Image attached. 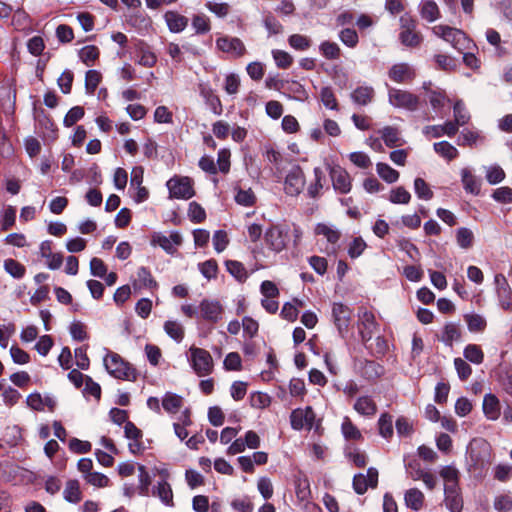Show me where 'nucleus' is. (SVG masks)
<instances>
[{
    "label": "nucleus",
    "instance_id": "79ce46f5",
    "mask_svg": "<svg viewBox=\"0 0 512 512\" xmlns=\"http://www.w3.org/2000/svg\"><path fill=\"white\" fill-rule=\"evenodd\" d=\"M456 241L463 249L471 248L474 241L473 232L466 227L459 228L456 232Z\"/></svg>",
    "mask_w": 512,
    "mask_h": 512
},
{
    "label": "nucleus",
    "instance_id": "f704fd0d",
    "mask_svg": "<svg viewBox=\"0 0 512 512\" xmlns=\"http://www.w3.org/2000/svg\"><path fill=\"white\" fill-rule=\"evenodd\" d=\"M314 182L311 183L307 189L308 195L311 198H317L320 194L321 189L323 188L322 181L325 178L324 172L320 167L314 168Z\"/></svg>",
    "mask_w": 512,
    "mask_h": 512
},
{
    "label": "nucleus",
    "instance_id": "ea45409f",
    "mask_svg": "<svg viewBox=\"0 0 512 512\" xmlns=\"http://www.w3.org/2000/svg\"><path fill=\"white\" fill-rule=\"evenodd\" d=\"M500 306L504 310H510L512 308V291L508 287L505 279L503 278V284L497 289Z\"/></svg>",
    "mask_w": 512,
    "mask_h": 512
},
{
    "label": "nucleus",
    "instance_id": "4d7b16f0",
    "mask_svg": "<svg viewBox=\"0 0 512 512\" xmlns=\"http://www.w3.org/2000/svg\"><path fill=\"white\" fill-rule=\"evenodd\" d=\"M320 97L326 108L331 110L338 109V102L331 87H323L320 91Z\"/></svg>",
    "mask_w": 512,
    "mask_h": 512
},
{
    "label": "nucleus",
    "instance_id": "cd10ccee",
    "mask_svg": "<svg viewBox=\"0 0 512 512\" xmlns=\"http://www.w3.org/2000/svg\"><path fill=\"white\" fill-rule=\"evenodd\" d=\"M464 320L467 324L468 330L473 333L483 332L487 327L486 319L480 314H465Z\"/></svg>",
    "mask_w": 512,
    "mask_h": 512
},
{
    "label": "nucleus",
    "instance_id": "49530a36",
    "mask_svg": "<svg viewBox=\"0 0 512 512\" xmlns=\"http://www.w3.org/2000/svg\"><path fill=\"white\" fill-rule=\"evenodd\" d=\"M102 75L97 70H88L85 76V89L88 94H93L100 84Z\"/></svg>",
    "mask_w": 512,
    "mask_h": 512
},
{
    "label": "nucleus",
    "instance_id": "603ef678",
    "mask_svg": "<svg viewBox=\"0 0 512 512\" xmlns=\"http://www.w3.org/2000/svg\"><path fill=\"white\" fill-rule=\"evenodd\" d=\"M339 39L349 48H354L359 42V37L355 29L345 28L339 32Z\"/></svg>",
    "mask_w": 512,
    "mask_h": 512
},
{
    "label": "nucleus",
    "instance_id": "052dcab7",
    "mask_svg": "<svg viewBox=\"0 0 512 512\" xmlns=\"http://www.w3.org/2000/svg\"><path fill=\"white\" fill-rule=\"evenodd\" d=\"M411 194L402 186L393 189L390 193L389 200L394 204H408Z\"/></svg>",
    "mask_w": 512,
    "mask_h": 512
},
{
    "label": "nucleus",
    "instance_id": "338daca9",
    "mask_svg": "<svg viewBox=\"0 0 512 512\" xmlns=\"http://www.w3.org/2000/svg\"><path fill=\"white\" fill-rule=\"evenodd\" d=\"M271 398L268 394L262 392H254L250 396V405L257 409H263L270 405Z\"/></svg>",
    "mask_w": 512,
    "mask_h": 512
},
{
    "label": "nucleus",
    "instance_id": "423d86ee",
    "mask_svg": "<svg viewBox=\"0 0 512 512\" xmlns=\"http://www.w3.org/2000/svg\"><path fill=\"white\" fill-rule=\"evenodd\" d=\"M170 197L177 199H190L195 195L192 182L188 177L171 178L167 182Z\"/></svg>",
    "mask_w": 512,
    "mask_h": 512
},
{
    "label": "nucleus",
    "instance_id": "6e6d98bb",
    "mask_svg": "<svg viewBox=\"0 0 512 512\" xmlns=\"http://www.w3.org/2000/svg\"><path fill=\"white\" fill-rule=\"evenodd\" d=\"M235 201L237 204L242 206H253L256 202V197L254 192L251 189L242 190L238 189L235 195Z\"/></svg>",
    "mask_w": 512,
    "mask_h": 512
},
{
    "label": "nucleus",
    "instance_id": "09e8293b",
    "mask_svg": "<svg viewBox=\"0 0 512 512\" xmlns=\"http://www.w3.org/2000/svg\"><path fill=\"white\" fill-rule=\"evenodd\" d=\"M289 45L298 51H305L311 46V39L301 34H293L288 38Z\"/></svg>",
    "mask_w": 512,
    "mask_h": 512
},
{
    "label": "nucleus",
    "instance_id": "1a4fd4ad",
    "mask_svg": "<svg viewBox=\"0 0 512 512\" xmlns=\"http://www.w3.org/2000/svg\"><path fill=\"white\" fill-rule=\"evenodd\" d=\"M378 484V470L376 468L370 467L367 470V475L362 473H358L353 477V489L359 494L363 495L368 487L376 488Z\"/></svg>",
    "mask_w": 512,
    "mask_h": 512
},
{
    "label": "nucleus",
    "instance_id": "864d4df0",
    "mask_svg": "<svg viewBox=\"0 0 512 512\" xmlns=\"http://www.w3.org/2000/svg\"><path fill=\"white\" fill-rule=\"evenodd\" d=\"M273 59L280 69H287L293 63L292 56L286 51L275 49L272 51Z\"/></svg>",
    "mask_w": 512,
    "mask_h": 512
},
{
    "label": "nucleus",
    "instance_id": "a18cd8bd",
    "mask_svg": "<svg viewBox=\"0 0 512 512\" xmlns=\"http://www.w3.org/2000/svg\"><path fill=\"white\" fill-rule=\"evenodd\" d=\"M165 332L175 341L181 342L184 338V328L176 321H166L164 324Z\"/></svg>",
    "mask_w": 512,
    "mask_h": 512
},
{
    "label": "nucleus",
    "instance_id": "473e14b6",
    "mask_svg": "<svg viewBox=\"0 0 512 512\" xmlns=\"http://www.w3.org/2000/svg\"><path fill=\"white\" fill-rule=\"evenodd\" d=\"M319 51L327 60H337L341 56L339 45L331 41H323L319 45Z\"/></svg>",
    "mask_w": 512,
    "mask_h": 512
},
{
    "label": "nucleus",
    "instance_id": "5fc2aeb1",
    "mask_svg": "<svg viewBox=\"0 0 512 512\" xmlns=\"http://www.w3.org/2000/svg\"><path fill=\"white\" fill-rule=\"evenodd\" d=\"M346 457L351 462H353V464L358 468L365 467L367 464L366 454L364 452L359 451L357 448H352V447L347 448Z\"/></svg>",
    "mask_w": 512,
    "mask_h": 512
},
{
    "label": "nucleus",
    "instance_id": "13d9d810",
    "mask_svg": "<svg viewBox=\"0 0 512 512\" xmlns=\"http://www.w3.org/2000/svg\"><path fill=\"white\" fill-rule=\"evenodd\" d=\"M315 232L317 235H323L328 242L335 244L340 239V232L332 229L326 224H318Z\"/></svg>",
    "mask_w": 512,
    "mask_h": 512
},
{
    "label": "nucleus",
    "instance_id": "bf43d9fd",
    "mask_svg": "<svg viewBox=\"0 0 512 512\" xmlns=\"http://www.w3.org/2000/svg\"><path fill=\"white\" fill-rule=\"evenodd\" d=\"M192 27L197 34H205L210 31L209 18L203 14L194 15L192 19Z\"/></svg>",
    "mask_w": 512,
    "mask_h": 512
},
{
    "label": "nucleus",
    "instance_id": "e433bc0d",
    "mask_svg": "<svg viewBox=\"0 0 512 512\" xmlns=\"http://www.w3.org/2000/svg\"><path fill=\"white\" fill-rule=\"evenodd\" d=\"M342 433L347 440H355L360 441L363 439V436L360 430L352 423V421L345 417L343 423L341 425Z\"/></svg>",
    "mask_w": 512,
    "mask_h": 512
},
{
    "label": "nucleus",
    "instance_id": "72a5a7b5",
    "mask_svg": "<svg viewBox=\"0 0 512 512\" xmlns=\"http://www.w3.org/2000/svg\"><path fill=\"white\" fill-rule=\"evenodd\" d=\"M227 271L239 282H244L248 275L244 265L235 260H227L225 262Z\"/></svg>",
    "mask_w": 512,
    "mask_h": 512
},
{
    "label": "nucleus",
    "instance_id": "2f4dec72",
    "mask_svg": "<svg viewBox=\"0 0 512 512\" xmlns=\"http://www.w3.org/2000/svg\"><path fill=\"white\" fill-rule=\"evenodd\" d=\"M64 499L70 503H78L81 500V491L78 480H68L63 491Z\"/></svg>",
    "mask_w": 512,
    "mask_h": 512
},
{
    "label": "nucleus",
    "instance_id": "37998d69",
    "mask_svg": "<svg viewBox=\"0 0 512 512\" xmlns=\"http://www.w3.org/2000/svg\"><path fill=\"white\" fill-rule=\"evenodd\" d=\"M182 405V398L173 393H166L162 399L163 408L169 413H175Z\"/></svg>",
    "mask_w": 512,
    "mask_h": 512
},
{
    "label": "nucleus",
    "instance_id": "5701e85b",
    "mask_svg": "<svg viewBox=\"0 0 512 512\" xmlns=\"http://www.w3.org/2000/svg\"><path fill=\"white\" fill-rule=\"evenodd\" d=\"M12 25L18 31L29 32L32 29V20L28 13L22 9H17L12 16Z\"/></svg>",
    "mask_w": 512,
    "mask_h": 512
},
{
    "label": "nucleus",
    "instance_id": "ddd939ff",
    "mask_svg": "<svg viewBox=\"0 0 512 512\" xmlns=\"http://www.w3.org/2000/svg\"><path fill=\"white\" fill-rule=\"evenodd\" d=\"M359 325L362 326V329H360L361 340L366 344L372 339L378 327L374 314L367 310L359 314Z\"/></svg>",
    "mask_w": 512,
    "mask_h": 512
},
{
    "label": "nucleus",
    "instance_id": "4be33fe9",
    "mask_svg": "<svg viewBox=\"0 0 512 512\" xmlns=\"http://www.w3.org/2000/svg\"><path fill=\"white\" fill-rule=\"evenodd\" d=\"M375 91L371 86H359L351 93V99L355 104L365 106L372 102Z\"/></svg>",
    "mask_w": 512,
    "mask_h": 512
},
{
    "label": "nucleus",
    "instance_id": "c9c22d12",
    "mask_svg": "<svg viewBox=\"0 0 512 512\" xmlns=\"http://www.w3.org/2000/svg\"><path fill=\"white\" fill-rule=\"evenodd\" d=\"M376 171L378 175L387 183H394L399 178V172L386 163H377Z\"/></svg>",
    "mask_w": 512,
    "mask_h": 512
},
{
    "label": "nucleus",
    "instance_id": "dca6fc26",
    "mask_svg": "<svg viewBox=\"0 0 512 512\" xmlns=\"http://www.w3.org/2000/svg\"><path fill=\"white\" fill-rule=\"evenodd\" d=\"M445 505L451 512H461L463 509V499L459 486L445 484L444 486Z\"/></svg>",
    "mask_w": 512,
    "mask_h": 512
},
{
    "label": "nucleus",
    "instance_id": "393cba45",
    "mask_svg": "<svg viewBox=\"0 0 512 512\" xmlns=\"http://www.w3.org/2000/svg\"><path fill=\"white\" fill-rule=\"evenodd\" d=\"M404 500L408 508L419 511L424 504V494L417 488H411L405 492Z\"/></svg>",
    "mask_w": 512,
    "mask_h": 512
},
{
    "label": "nucleus",
    "instance_id": "f8f14e48",
    "mask_svg": "<svg viewBox=\"0 0 512 512\" xmlns=\"http://www.w3.org/2000/svg\"><path fill=\"white\" fill-rule=\"evenodd\" d=\"M264 239L271 250L280 252L286 246L287 234L279 226H271L266 230Z\"/></svg>",
    "mask_w": 512,
    "mask_h": 512
},
{
    "label": "nucleus",
    "instance_id": "de8ad7c7",
    "mask_svg": "<svg viewBox=\"0 0 512 512\" xmlns=\"http://www.w3.org/2000/svg\"><path fill=\"white\" fill-rule=\"evenodd\" d=\"M378 426H379V434L388 439L392 437L393 435V421L392 416L384 413L380 416L378 420Z\"/></svg>",
    "mask_w": 512,
    "mask_h": 512
},
{
    "label": "nucleus",
    "instance_id": "9d476101",
    "mask_svg": "<svg viewBox=\"0 0 512 512\" xmlns=\"http://www.w3.org/2000/svg\"><path fill=\"white\" fill-rule=\"evenodd\" d=\"M330 177L332 180L333 188L341 193L347 194L352 188L351 177L349 173L340 166L330 167Z\"/></svg>",
    "mask_w": 512,
    "mask_h": 512
},
{
    "label": "nucleus",
    "instance_id": "69168bd1",
    "mask_svg": "<svg viewBox=\"0 0 512 512\" xmlns=\"http://www.w3.org/2000/svg\"><path fill=\"white\" fill-rule=\"evenodd\" d=\"M84 479L87 483L90 485H93L95 487L103 488L109 485V478L99 472H91L86 475H84Z\"/></svg>",
    "mask_w": 512,
    "mask_h": 512
},
{
    "label": "nucleus",
    "instance_id": "9b49d317",
    "mask_svg": "<svg viewBox=\"0 0 512 512\" xmlns=\"http://www.w3.org/2000/svg\"><path fill=\"white\" fill-rule=\"evenodd\" d=\"M124 434L127 439L132 440V442L128 444L129 451L134 455L143 453L145 449L143 442L141 441L143 433L133 422H126L124 426Z\"/></svg>",
    "mask_w": 512,
    "mask_h": 512
},
{
    "label": "nucleus",
    "instance_id": "774afa93",
    "mask_svg": "<svg viewBox=\"0 0 512 512\" xmlns=\"http://www.w3.org/2000/svg\"><path fill=\"white\" fill-rule=\"evenodd\" d=\"M5 270L14 278H21L25 274V267L14 259H6Z\"/></svg>",
    "mask_w": 512,
    "mask_h": 512
},
{
    "label": "nucleus",
    "instance_id": "f3484780",
    "mask_svg": "<svg viewBox=\"0 0 512 512\" xmlns=\"http://www.w3.org/2000/svg\"><path fill=\"white\" fill-rule=\"evenodd\" d=\"M388 76L394 82L403 83L413 80L416 76V73L409 64L398 63L389 69Z\"/></svg>",
    "mask_w": 512,
    "mask_h": 512
},
{
    "label": "nucleus",
    "instance_id": "e2e57ef3",
    "mask_svg": "<svg viewBox=\"0 0 512 512\" xmlns=\"http://www.w3.org/2000/svg\"><path fill=\"white\" fill-rule=\"evenodd\" d=\"M397 246L404 251L412 260H416L420 255L419 249L409 239L400 238L397 240Z\"/></svg>",
    "mask_w": 512,
    "mask_h": 512
},
{
    "label": "nucleus",
    "instance_id": "b1692460",
    "mask_svg": "<svg viewBox=\"0 0 512 512\" xmlns=\"http://www.w3.org/2000/svg\"><path fill=\"white\" fill-rule=\"evenodd\" d=\"M153 495H156L160 498L163 504L173 507V491L170 484L163 480L157 483L153 488Z\"/></svg>",
    "mask_w": 512,
    "mask_h": 512
},
{
    "label": "nucleus",
    "instance_id": "39448f33",
    "mask_svg": "<svg viewBox=\"0 0 512 512\" xmlns=\"http://www.w3.org/2000/svg\"><path fill=\"white\" fill-rule=\"evenodd\" d=\"M305 182V174L302 168L299 165L293 166L285 178V193L290 196L299 195L305 186Z\"/></svg>",
    "mask_w": 512,
    "mask_h": 512
},
{
    "label": "nucleus",
    "instance_id": "a211bd4d",
    "mask_svg": "<svg viewBox=\"0 0 512 512\" xmlns=\"http://www.w3.org/2000/svg\"><path fill=\"white\" fill-rule=\"evenodd\" d=\"M199 91L211 111L216 115H220L223 111V107L219 97L214 93V91L204 84L199 86Z\"/></svg>",
    "mask_w": 512,
    "mask_h": 512
},
{
    "label": "nucleus",
    "instance_id": "0e129e2a",
    "mask_svg": "<svg viewBox=\"0 0 512 512\" xmlns=\"http://www.w3.org/2000/svg\"><path fill=\"white\" fill-rule=\"evenodd\" d=\"M440 476L445 480V484L458 485L459 471L451 465L445 466L440 471Z\"/></svg>",
    "mask_w": 512,
    "mask_h": 512
},
{
    "label": "nucleus",
    "instance_id": "58836bf2",
    "mask_svg": "<svg viewBox=\"0 0 512 512\" xmlns=\"http://www.w3.org/2000/svg\"><path fill=\"white\" fill-rule=\"evenodd\" d=\"M463 355L465 359L474 364H481L484 360V353L481 347L476 344L467 345L463 351Z\"/></svg>",
    "mask_w": 512,
    "mask_h": 512
},
{
    "label": "nucleus",
    "instance_id": "412c9836",
    "mask_svg": "<svg viewBox=\"0 0 512 512\" xmlns=\"http://www.w3.org/2000/svg\"><path fill=\"white\" fill-rule=\"evenodd\" d=\"M420 16L427 22H434L440 18V10L433 0H423L419 5Z\"/></svg>",
    "mask_w": 512,
    "mask_h": 512
},
{
    "label": "nucleus",
    "instance_id": "f03ea898",
    "mask_svg": "<svg viewBox=\"0 0 512 512\" xmlns=\"http://www.w3.org/2000/svg\"><path fill=\"white\" fill-rule=\"evenodd\" d=\"M399 22L400 32L398 38L400 43L409 48L420 46L423 41V36L417 30V20L409 13H405L400 17Z\"/></svg>",
    "mask_w": 512,
    "mask_h": 512
},
{
    "label": "nucleus",
    "instance_id": "c85d7f7f",
    "mask_svg": "<svg viewBox=\"0 0 512 512\" xmlns=\"http://www.w3.org/2000/svg\"><path fill=\"white\" fill-rule=\"evenodd\" d=\"M461 338V330L458 324L449 322L447 323L442 332L440 340L447 346H452L454 341H458Z\"/></svg>",
    "mask_w": 512,
    "mask_h": 512
},
{
    "label": "nucleus",
    "instance_id": "6e6552de",
    "mask_svg": "<svg viewBox=\"0 0 512 512\" xmlns=\"http://www.w3.org/2000/svg\"><path fill=\"white\" fill-rule=\"evenodd\" d=\"M217 48L230 54L234 58H240L247 52L246 47L241 39L237 37L222 36L216 40Z\"/></svg>",
    "mask_w": 512,
    "mask_h": 512
},
{
    "label": "nucleus",
    "instance_id": "a19ab883",
    "mask_svg": "<svg viewBox=\"0 0 512 512\" xmlns=\"http://www.w3.org/2000/svg\"><path fill=\"white\" fill-rule=\"evenodd\" d=\"M99 54V49L95 45H87L79 51V57L86 66H92Z\"/></svg>",
    "mask_w": 512,
    "mask_h": 512
},
{
    "label": "nucleus",
    "instance_id": "7c9ffc66",
    "mask_svg": "<svg viewBox=\"0 0 512 512\" xmlns=\"http://www.w3.org/2000/svg\"><path fill=\"white\" fill-rule=\"evenodd\" d=\"M433 148L438 155L448 161L457 158L459 155L458 150L447 141L436 142L434 143Z\"/></svg>",
    "mask_w": 512,
    "mask_h": 512
},
{
    "label": "nucleus",
    "instance_id": "3c124183",
    "mask_svg": "<svg viewBox=\"0 0 512 512\" xmlns=\"http://www.w3.org/2000/svg\"><path fill=\"white\" fill-rule=\"evenodd\" d=\"M199 270L201 274L208 280L214 279L217 277L218 272V264L215 259H209L200 263Z\"/></svg>",
    "mask_w": 512,
    "mask_h": 512
},
{
    "label": "nucleus",
    "instance_id": "a878e982",
    "mask_svg": "<svg viewBox=\"0 0 512 512\" xmlns=\"http://www.w3.org/2000/svg\"><path fill=\"white\" fill-rule=\"evenodd\" d=\"M354 409L364 416H373L377 412L376 403L369 396L359 397L354 404Z\"/></svg>",
    "mask_w": 512,
    "mask_h": 512
},
{
    "label": "nucleus",
    "instance_id": "f257e3e1",
    "mask_svg": "<svg viewBox=\"0 0 512 512\" xmlns=\"http://www.w3.org/2000/svg\"><path fill=\"white\" fill-rule=\"evenodd\" d=\"M104 366L107 372L116 379L136 381L138 372L132 364L125 361L119 354L109 352L104 358Z\"/></svg>",
    "mask_w": 512,
    "mask_h": 512
},
{
    "label": "nucleus",
    "instance_id": "0eeeda50",
    "mask_svg": "<svg viewBox=\"0 0 512 512\" xmlns=\"http://www.w3.org/2000/svg\"><path fill=\"white\" fill-rule=\"evenodd\" d=\"M352 311L351 309L342 304V303H334L332 306V318L334 325L336 326L340 336L342 338L348 332V328L351 322Z\"/></svg>",
    "mask_w": 512,
    "mask_h": 512
},
{
    "label": "nucleus",
    "instance_id": "4468645a",
    "mask_svg": "<svg viewBox=\"0 0 512 512\" xmlns=\"http://www.w3.org/2000/svg\"><path fill=\"white\" fill-rule=\"evenodd\" d=\"M200 317L208 322L217 323L221 319L223 308L218 301L204 299L200 305Z\"/></svg>",
    "mask_w": 512,
    "mask_h": 512
},
{
    "label": "nucleus",
    "instance_id": "c03bdc74",
    "mask_svg": "<svg viewBox=\"0 0 512 512\" xmlns=\"http://www.w3.org/2000/svg\"><path fill=\"white\" fill-rule=\"evenodd\" d=\"M453 113H454V121L459 126H464L467 124L470 120V115L468 111L465 108V105L462 100H457L453 107Z\"/></svg>",
    "mask_w": 512,
    "mask_h": 512
},
{
    "label": "nucleus",
    "instance_id": "aec40b11",
    "mask_svg": "<svg viewBox=\"0 0 512 512\" xmlns=\"http://www.w3.org/2000/svg\"><path fill=\"white\" fill-rule=\"evenodd\" d=\"M483 412L489 420H497L500 416V403L493 394H486L483 399Z\"/></svg>",
    "mask_w": 512,
    "mask_h": 512
},
{
    "label": "nucleus",
    "instance_id": "8fccbe9b",
    "mask_svg": "<svg viewBox=\"0 0 512 512\" xmlns=\"http://www.w3.org/2000/svg\"><path fill=\"white\" fill-rule=\"evenodd\" d=\"M188 217L193 223H202L206 219L204 208L197 202L189 203Z\"/></svg>",
    "mask_w": 512,
    "mask_h": 512
},
{
    "label": "nucleus",
    "instance_id": "20e7f679",
    "mask_svg": "<svg viewBox=\"0 0 512 512\" xmlns=\"http://www.w3.org/2000/svg\"><path fill=\"white\" fill-rule=\"evenodd\" d=\"M388 97L390 104L397 108L415 111L419 105V98L408 91L390 88Z\"/></svg>",
    "mask_w": 512,
    "mask_h": 512
},
{
    "label": "nucleus",
    "instance_id": "4c0bfd02",
    "mask_svg": "<svg viewBox=\"0 0 512 512\" xmlns=\"http://www.w3.org/2000/svg\"><path fill=\"white\" fill-rule=\"evenodd\" d=\"M381 137L388 147H396L398 142L400 141L399 131L397 128L392 126H385L382 130L379 131Z\"/></svg>",
    "mask_w": 512,
    "mask_h": 512
},
{
    "label": "nucleus",
    "instance_id": "c756f323",
    "mask_svg": "<svg viewBox=\"0 0 512 512\" xmlns=\"http://www.w3.org/2000/svg\"><path fill=\"white\" fill-rule=\"evenodd\" d=\"M384 368L373 360H365L362 365V376L367 380H375L382 376Z\"/></svg>",
    "mask_w": 512,
    "mask_h": 512
},
{
    "label": "nucleus",
    "instance_id": "6ab92c4d",
    "mask_svg": "<svg viewBox=\"0 0 512 512\" xmlns=\"http://www.w3.org/2000/svg\"><path fill=\"white\" fill-rule=\"evenodd\" d=\"M164 18L169 30L173 33L182 32L188 25V18L175 11H167Z\"/></svg>",
    "mask_w": 512,
    "mask_h": 512
},
{
    "label": "nucleus",
    "instance_id": "680f3d73",
    "mask_svg": "<svg viewBox=\"0 0 512 512\" xmlns=\"http://www.w3.org/2000/svg\"><path fill=\"white\" fill-rule=\"evenodd\" d=\"M414 190L420 199L430 200L433 197V192L422 178H416L414 181Z\"/></svg>",
    "mask_w": 512,
    "mask_h": 512
},
{
    "label": "nucleus",
    "instance_id": "7ed1b4c3",
    "mask_svg": "<svg viewBox=\"0 0 512 512\" xmlns=\"http://www.w3.org/2000/svg\"><path fill=\"white\" fill-rule=\"evenodd\" d=\"M190 362L194 372L198 376H206L212 373L214 363L211 354L198 347H190Z\"/></svg>",
    "mask_w": 512,
    "mask_h": 512
},
{
    "label": "nucleus",
    "instance_id": "2eb2a0df",
    "mask_svg": "<svg viewBox=\"0 0 512 512\" xmlns=\"http://www.w3.org/2000/svg\"><path fill=\"white\" fill-rule=\"evenodd\" d=\"M315 419V413L311 407H306L305 410L295 409L291 412L290 422L295 430H301L305 425L312 427Z\"/></svg>",
    "mask_w": 512,
    "mask_h": 512
},
{
    "label": "nucleus",
    "instance_id": "bb28decb",
    "mask_svg": "<svg viewBox=\"0 0 512 512\" xmlns=\"http://www.w3.org/2000/svg\"><path fill=\"white\" fill-rule=\"evenodd\" d=\"M461 180L467 193L478 195L480 193V181L467 169L461 171Z\"/></svg>",
    "mask_w": 512,
    "mask_h": 512
}]
</instances>
